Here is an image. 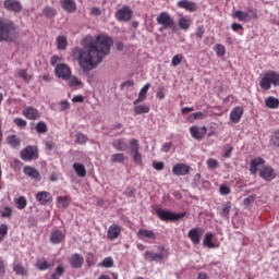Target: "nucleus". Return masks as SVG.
I'll use <instances>...</instances> for the list:
<instances>
[{
    "label": "nucleus",
    "mask_w": 279,
    "mask_h": 279,
    "mask_svg": "<svg viewBox=\"0 0 279 279\" xmlns=\"http://www.w3.org/2000/svg\"><path fill=\"white\" fill-rule=\"evenodd\" d=\"M219 191L221 195H230V187L228 185H220Z\"/></svg>",
    "instance_id": "nucleus-60"
},
{
    "label": "nucleus",
    "mask_w": 279,
    "mask_h": 279,
    "mask_svg": "<svg viewBox=\"0 0 279 279\" xmlns=\"http://www.w3.org/2000/svg\"><path fill=\"white\" fill-rule=\"evenodd\" d=\"M130 145H131V153L138 151V140L136 138L130 140Z\"/></svg>",
    "instance_id": "nucleus-56"
},
{
    "label": "nucleus",
    "mask_w": 279,
    "mask_h": 279,
    "mask_svg": "<svg viewBox=\"0 0 279 279\" xmlns=\"http://www.w3.org/2000/svg\"><path fill=\"white\" fill-rule=\"evenodd\" d=\"M207 167L208 169H218L219 161H217V159L210 158L207 160Z\"/></svg>",
    "instance_id": "nucleus-53"
},
{
    "label": "nucleus",
    "mask_w": 279,
    "mask_h": 279,
    "mask_svg": "<svg viewBox=\"0 0 279 279\" xmlns=\"http://www.w3.org/2000/svg\"><path fill=\"white\" fill-rule=\"evenodd\" d=\"M66 47H69V40L66 39L65 36L59 35L57 37V48L60 51H64L66 49Z\"/></svg>",
    "instance_id": "nucleus-31"
},
{
    "label": "nucleus",
    "mask_w": 279,
    "mask_h": 279,
    "mask_svg": "<svg viewBox=\"0 0 279 279\" xmlns=\"http://www.w3.org/2000/svg\"><path fill=\"white\" fill-rule=\"evenodd\" d=\"M133 155V160L136 162V165H143V157L141 156V153L137 151H132Z\"/></svg>",
    "instance_id": "nucleus-50"
},
{
    "label": "nucleus",
    "mask_w": 279,
    "mask_h": 279,
    "mask_svg": "<svg viewBox=\"0 0 279 279\" xmlns=\"http://www.w3.org/2000/svg\"><path fill=\"white\" fill-rule=\"evenodd\" d=\"M156 97L157 99H165L166 95L163 87H158Z\"/></svg>",
    "instance_id": "nucleus-62"
},
{
    "label": "nucleus",
    "mask_w": 279,
    "mask_h": 279,
    "mask_svg": "<svg viewBox=\"0 0 279 279\" xmlns=\"http://www.w3.org/2000/svg\"><path fill=\"white\" fill-rule=\"evenodd\" d=\"M205 32H206V29L204 28V26H197L195 36H197V38L202 39V38H204Z\"/></svg>",
    "instance_id": "nucleus-57"
},
{
    "label": "nucleus",
    "mask_w": 279,
    "mask_h": 279,
    "mask_svg": "<svg viewBox=\"0 0 279 279\" xmlns=\"http://www.w3.org/2000/svg\"><path fill=\"white\" fill-rule=\"evenodd\" d=\"M13 122L15 123V125H17V128H26L27 125V121L21 118H15Z\"/></svg>",
    "instance_id": "nucleus-55"
},
{
    "label": "nucleus",
    "mask_w": 279,
    "mask_h": 279,
    "mask_svg": "<svg viewBox=\"0 0 279 279\" xmlns=\"http://www.w3.org/2000/svg\"><path fill=\"white\" fill-rule=\"evenodd\" d=\"M4 8L11 10V12H21L23 10V5L16 0H4Z\"/></svg>",
    "instance_id": "nucleus-20"
},
{
    "label": "nucleus",
    "mask_w": 279,
    "mask_h": 279,
    "mask_svg": "<svg viewBox=\"0 0 279 279\" xmlns=\"http://www.w3.org/2000/svg\"><path fill=\"white\" fill-rule=\"evenodd\" d=\"M178 25L180 29H183V32H189V29L191 28V19L182 16L178 20Z\"/></svg>",
    "instance_id": "nucleus-28"
},
{
    "label": "nucleus",
    "mask_w": 279,
    "mask_h": 279,
    "mask_svg": "<svg viewBox=\"0 0 279 279\" xmlns=\"http://www.w3.org/2000/svg\"><path fill=\"white\" fill-rule=\"evenodd\" d=\"M73 169L80 178H86V168L83 163L75 162Z\"/></svg>",
    "instance_id": "nucleus-35"
},
{
    "label": "nucleus",
    "mask_w": 279,
    "mask_h": 279,
    "mask_svg": "<svg viewBox=\"0 0 279 279\" xmlns=\"http://www.w3.org/2000/svg\"><path fill=\"white\" fill-rule=\"evenodd\" d=\"M149 88H151V84L147 83L138 93V97L137 99H135L133 101L134 106H137V104H143V101H145V99H147V93L149 90Z\"/></svg>",
    "instance_id": "nucleus-17"
},
{
    "label": "nucleus",
    "mask_w": 279,
    "mask_h": 279,
    "mask_svg": "<svg viewBox=\"0 0 279 279\" xmlns=\"http://www.w3.org/2000/svg\"><path fill=\"white\" fill-rule=\"evenodd\" d=\"M202 228H193L189 231L187 236L192 241L194 245H199L202 242V234H203Z\"/></svg>",
    "instance_id": "nucleus-11"
},
{
    "label": "nucleus",
    "mask_w": 279,
    "mask_h": 279,
    "mask_svg": "<svg viewBox=\"0 0 279 279\" xmlns=\"http://www.w3.org/2000/svg\"><path fill=\"white\" fill-rule=\"evenodd\" d=\"M23 114L24 117H26V119H29L31 121H36V119H40V112H38V109L34 107H27L23 111Z\"/></svg>",
    "instance_id": "nucleus-19"
},
{
    "label": "nucleus",
    "mask_w": 279,
    "mask_h": 279,
    "mask_svg": "<svg viewBox=\"0 0 279 279\" xmlns=\"http://www.w3.org/2000/svg\"><path fill=\"white\" fill-rule=\"evenodd\" d=\"M243 117V107H235L230 113V120L232 123H239Z\"/></svg>",
    "instance_id": "nucleus-23"
},
{
    "label": "nucleus",
    "mask_w": 279,
    "mask_h": 279,
    "mask_svg": "<svg viewBox=\"0 0 279 279\" xmlns=\"http://www.w3.org/2000/svg\"><path fill=\"white\" fill-rule=\"evenodd\" d=\"M68 81V84L72 90H77L78 88L84 87V83H82V80H80L77 76H70Z\"/></svg>",
    "instance_id": "nucleus-24"
},
{
    "label": "nucleus",
    "mask_w": 279,
    "mask_h": 279,
    "mask_svg": "<svg viewBox=\"0 0 279 279\" xmlns=\"http://www.w3.org/2000/svg\"><path fill=\"white\" fill-rule=\"evenodd\" d=\"M37 267L40 271H45V269H51V263H49L45 258H40L37 259Z\"/></svg>",
    "instance_id": "nucleus-40"
},
{
    "label": "nucleus",
    "mask_w": 279,
    "mask_h": 279,
    "mask_svg": "<svg viewBox=\"0 0 279 279\" xmlns=\"http://www.w3.org/2000/svg\"><path fill=\"white\" fill-rule=\"evenodd\" d=\"M43 14L46 16V19H53L58 14V11H56L52 7L46 5L43 9Z\"/></svg>",
    "instance_id": "nucleus-37"
},
{
    "label": "nucleus",
    "mask_w": 279,
    "mask_h": 279,
    "mask_svg": "<svg viewBox=\"0 0 279 279\" xmlns=\"http://www.w3.org/2000/svg\"><path fill=\"white\" fill-rule=\"evenodd\" d=\"M7 143L13 149H19V147H21V138H19L16 135H9L7 137Z\"/></svg>",
    "instance_id": "nucleus-29"
},
{
    "label": "nucleus",
    "mask_w": 279,
    "mask_h": 279,
    "mask_svg": "<svg viewBox=\"0 0 279 279\" xmlns=\"http://www.w3.org/2000/svg\"><path fill=\"white\" fill-rule=\"evenodd\" d=\"M158 25H162L163 29H169L175 27V22L173 17L167 12H161L156 19Z\"/></svg>",
    "instance_id": "nucleus-6"
},
{
    "label": "nucleus",
    "mask_w": 279,
    "mask_h": 279,
    "mask_svg": "<svg viewBox=\"0 0 279 279\" xmlns=\"http://www.w3.org/2000/svg\"><path fill=\"white\" fill-rule=\"evenodd\" d=\"M50 241L54 245L62 243V241H64V233L58 229L52 230L50 233Z\"/></svg>",
    "instance_id": "nucleus-21"
},
{
    "label": "nucleus",
    "mask_w": 279,
    "mask_h": 279,
    "mask_svg": "<svg viewBox=\"0 0 279 279\" xmlns=\"http://www.w3.org/2000/svg\"><path fill=\"white\" fill-rule=\"evenodd\" d=\"M54 73L60 80L68 81L71 77V68L66 63H59L54 68Z\"/></svg>",
    "instance_id": "nucleus-8"
},
{
    "label": "nucleus",
    "mask_w": 279,
    "mask_h": 279,
    "mask_svg": "<svg viewBox=\"0 0 279 279\" xmlns=\"http://www.w3.org/2000/svg\"><path fill=\"white\" fill-rule=\"evenodd\" d=\"M132 86H134V81H126L124 83L121 84L120 88L124 89V88H132Z\"/></svg>",
    "instance_id": "nucleus-64"
},
{
    "label": "nucleus",
    "mask_w": 279,
    "mask_h": 279,
    "mask_svg": "<svg viewBox=\"0 0 279 279\" xmlns=\"http://www.w3.org/2000/svg\"><path fill=\"white\" fill-rule=\"evenodd\" d=\"M69 263L73 269H80L84 265V257L75 253L70 257Z\"/></svg>",
    "instance_id": "nucleus-15"
},
{
    "label": "nucleus",
    "mask_w": 279,
    "mask_h": 279,
    "mask_svg": "<svg viewBox=\"0 0 279 279\" xmlns=\"http://www.w3.org/2000/svg\"><path fill=\"white\" fill-rule=\"evenodd\" d=\"M137 236H144V239H151L153 241H155L156 233H154V231H151V230L141 229L137 232Z\"/></svg>",
    "instance_id": "nucleus-36"
},
{
    "label": "nucleus",
    "mask_w": 279,
    "mask_h": 279,
    "mask_svg": "<svg viewBox=\"0 0 279 279\" xmlns=\"http://www.w3.org/2000/svg\"><path fill=\"white\" fill-rule=\"evenodd\" d=\"M19 77L24 80V82H29V80H32V76L27 74L26 70H20L19 71Z\"/></svg>",
    "instance_id": "nucleus-54"
},
{
    "label": "nucleus",
    "mask_w": 279,
    "mask_h": 279,
    "mask_svg": "<svg viewBox=\"0 0 279 279\" xmlns=\"http://www.w3.org/2000/svg\"><path fill=\"white\" fill-rule=\"evenodd\" d=\"M57 202L61 208H69V198L66 196H58Z\"/></svg>",
    "instance_id": "nucleus-45"
},
{
    "label": "nucleus",
    "mask_w": 279,
    "mask_h": 279,
    "mask_svg": "<svg viewBox=\"0 0 279 279\" xmlns=\"http://www.w3.org/2000/svg\"><path fill=\"white\" fill-rule=\"evenodd\" d=\"M213 233H207L205 234V238L203 240V245H206V247H209V250H213L215 247H219V245H215V243H213Z\"/></svg>",
    "instance_id": "nucleus-34"
},
{
    "label": "nucleus",
    "mask_w": 279,
    "mask_h": 279,
    "mask_svg": "<svg viewBox=\"0 0 279 279\" xmlns=\"http://www.w3.org/2000/svg\"><path fill=\"white\" fill-rule=\"evenodd\" d=\"M171 147H173V143L171 142H167L162 145L161 147V151H163V154L169 153V150L171 149Z\"/></svg>",
    "instance_id": "nucleus-59"
},
{
    "label": "nucleus",
    "mask_w": 279,
    "mask_h": 279,
    "mask_svg": "<svg viewBox=\"0 0 279 279\" xmlns=\"http://www.w3.org/2000/svg\"><path fill=\"white\" fill-rule=\"evenodd\" d=\"M191 167L186 166V163H175L172 168L174 175H189Z\"/></svg>",
    "instance_id": "nucleus-13"
},
{
    "label": "nucleus",
    "mask_w": 279,
    "mask_h": 279,
    "mask_svg": "<svg viewBox=\"0 0 279 279\" xmlns=\"http://www.w3.org/2000/svg\"><path fill=\"white\" fill-rule=\"evenodd\" d=\"M206 126H203L199 129V126H191L190 128V134L193 136L196 141H202L206 134Z\"/></svg>",
    "instance_id": "nucleus-14"
},
{
    "label": "nucleus",
    "mask_w": 279,
    "mask_h": 279,
    "mask_svg": "<svg viewBox=\"0 0 279 279\" xmlns=\"http://www.w3.org/2000/svg\"><path fill=\"white\" fill-rule=\"evenodd\" d=\"M121 234V228L118 225H112L108 229V238L113 241V239H119Z\"/></svg>",
    "instance_id": "nucleus-26"
},
{
    "label": "nucleus",
    "mask_w": 279,
    "mask_h": 279,
    "mask_svg": "<svg viewBox=\"0 0 279 279\" xmlns=\"http://www.w3.org/2000/svg\"><path fill=\"white\" fill-rule=\"evenodd\" d=\"M22 160L28 161L38 158V148L35 146H27L20 153Z\"/></svg>",
    "instance_id": "nucleus-9"
},
{
    "label": "nucleus",
    "mask_w": 279,
    "mask_h": 279,
    "mask_svg": "<svg viewBox=\"0 0 279 279\" xmlns=\"http://www.w3.org/2000/svg\"><path fill=\"white\" fill-rule=\"evenodd\" d=\"M62 274H64V266L63 265H59L54 269V272L50 276V279H60Z\"/></svg>",
    "instance_id": "nucleus-42"
},
{
    "label": "nucleus",
    "mask_w": 279,
    "mask_h": 279,
    "mask_svg": "<svg viewBox=\"0 0 279 279\" xmlns=\"http://www.w3.org/2000/svg\"><path fill=\"white\" fill-rule=\"evenodd\" d=\"M160 254L154 253L151 251H146L144 253V257L149 263H162V260H167L169 258V250L165 248V246H159Z\"/></svg>",
    "instance_id": "nucleus-4"
},
{
    "label": "nucleus",
    "mask_w": 279,
    "mask_h": 279,
    "mask_svg": "<svg viewBox=\"0 0 279 279\" xmlns=\"http://www.w3.org/2000/svg\"><path fill=\"white\" fill-rule=\"evenodd\" d=\"M183 56L182 54H177L172 58V66H180V64H182V60H183Z\"/></svg>",
    "instance_id": "nucleus-48"
},
{
    "label": "nucleus",
    "mask_w": 279,
    "mask_h": 279,
    "mask_svg": "<svg viewBox=\"0 0 279 279\" xmlns=\"http://www.w3.org/2000/svg\"><path fill=\"white\" fill-rule=\"evenodd\" d=\"M259 175L263 178V180H266V182H271V180L276 179V171L271 166H265L260 169Z\"/></svg>",
    "instance_id": "nucleus-10"
},
{
    "label": "nucleus",
    "mask_w": 279,
    "mask_h": 279,
    "mask_svg": "<svg viewBox=\"0 0 279 279\" xmlns=\"http://www.w3.org/2000/svg\"><path fill=\"white\" fill-rule=\"evenodd\" d=\"M16 207L19 208V210H23V208H25L27 206V199L25 198V196H20L16 201H15Z\"/></svg>",
    "instance_id": "nucleus-43"
},
{
    "label": "nucleus",
    "mask_w": 279,
    "mask_h": 279,
    "mask_svg": "<svg viewBox=\"0 0 279 279\" xmlns=\"http://www.w3.org/2000/svg\"><path fill=\"white\" fill-rule=\"evenodd\" d=\"M112 147L117 149V151H128V143H125L123 140L113 141Z\"/></svg>",
    "instance_id": "nucleus-30"
},
{
    "label": "nucleus",
    "mask_w": 279,
    "mask_h": 279,
    "mask_svg": "<svg viewBox=\"0 0 279 279\" xmlns=\"http://www.w3.org/2000/svg\"><path fill=\"white\" fill-rule=\"evenodd\" d=\"M114 41L112 38L106 35H97L95 39L92 36H86L82 40L84 49L75 47L72 50V53L84 73L97 69L104 58L110 54V47H112Z\"/></svg>",
    "instance_id": "nucleus-1"
},
{
    "label": "nucleus",
    "mask_w": 279,
    "mask_h": 279,
    "mask_svg": "<svg viewBox=\"0 0 279 279\" xmlns=\"http://www.w3.org/2000/svg\"><path fill=\"white\" fill-rule=\"evenodd\" d=\"M264 162H265V159H263L260 157L253 159L251 161V169H250L251 173L253 175H255V173H257V171H258V165H263Z\"/></svg>",
    "instance_id": "nucleus-33"
},
{
    "label": "nucleus",
    "mask_w": 279,
    "mask_h": 279,
    "mask_svg": "<svg viewBox=\"0 0 279 279\" xmlns=\"http://www.w3.org/2000/svg\"><path fill=\"white\" fill-rule=\"evenodd\" d=\"M101 267L110 268L114 265V260H112V257H106L101 263Z\"/></svg>",
    "instance_id": "nucleus-49"
},
{
    "label": "nucleus",
    "mask_w": 279,
    "mask_h": 279,
    "mask_svg": "<svg viewBox=\"0 0 279 279\" xmlns=\"http://www.w3.org/2000/svg\"><path fill=\"white\" fill-rule=\"evenodd\" d=\"M90 14L93 16H101V9L100 8H97V7H94L92 8L90 10Z\"/></svg>",
    "instance_id": "nucleus-63"
},
{
    "label": "nucleus",
    "mask_w": 279,
    "mask_h": 279,
    "mask_svg": "<svg viewBox=\"0 0 279 279\" xmlns=\"http://www.w3.org/2000/svg\"><path fill=\"white\" fill-rule=\"evenodd\" d=\"M270 143L275 147H279V130L275 131L270 137Z\"/></svg>",
    "instance_id": "nucleus-46"
},
{
    "label": "nucleus",
    "mask_w": 279,
    "mask_h": 279,
    "mask_svg": "<svg viewBox=\"0 0 279 279\" xmlns=\"http://www.w3.org/2000/svg\"><path fill=\"white\" fill-rule=\"evenodd\" d=\"M60 108L61 111L69 110V108H71V104H69V100H62L60 102Z\"/></svg>",
    "instance_id": "nucleus-61"
},
{
    "label": "nucleus",
    "mask_w": 279,
    "mask_h": 279,
    "mask_svg": "<svg viewBox=\"0 0 279 279\" xmlns=\"http://www.w3.org/2000/svg\"><path fill=\"white\" fill-rule=\"evenodd\" d=\"M13 271L16 276H27L28 274L27 268L19 262L13 263Z\"/></svg>",
    "instance_id": "nucleus-27"
},
{
    "label": "nucleus",
    "mask_w": 279,
    "mask_h": 279,
    "mask_svg": "<svg viewBox=\"0 0 279 279\" xmlns=\"http://www.w3.org/2000/svg\"><path fill=\"white\" fill-rule=\"evenodd\" d=\"M8 236V225L0 226V241H3Z\"/></svg>",
    "instance_id": "nucleus-51"
},
{
    "label": "nucleus",
    "mask_w": 279,
    "mask_h": 279,
    "mask_svg": "<svg viewBox=\"0 0 279 279\" xmlns=\"http://www.w3.org/2000/svg\"><path fill=\"white\" fill-rule=\"evenodd\" d=\"M24 173L28 178H32V180H35V182H40V172L36 168L26 166L24 167Z\"/></svg>",
    "instance_id": "nucleus-16"
},
{
    "label": "nucleus",
    "mask_w": 279,
    "mask_h": 279,
    "mask_svg": "<svg viewBox=\"0 0 279 279\" xmlns=\"http://www.w3.org/2000/svg\"><path fill=\"white\" fill-rule=\"evenodd\" d=\"M61 8L65 10V12H69L70 14H73V12H76L77 5L75 4L74 0H60Z\"/></svg>",
    "instance_id": "nucleus-22"
},
{
    "label": "nucleus",
    "mask_w": 279,
    "mask_h": 279,
    "mask_svg": "<svg viewBox=\"0 0 279 279\" xmlns=\"http://www.w3.org/2000/svg\"><path fill=\"white\" fill-rule=\"evenodd\" d=\"M153 168L155 169V171H162V169H165V162L162 161L154 162Z\"/></svg>",
    "instance_id": "nucleus-58"
},
{
    "label": "nucleus",
    "mask_w": 279,
    "mask_h": 279,
    "mask_svg": "<svg viewBox=\"0 0 279 279\" xmlns=\"http://www.w3.org/2000/svg\"><path fill=\"white\" fill-rule=\"evenodd\" d=\"M36 131L38 134H47V123L40 121L36 125Z\"/></svg>",
    "instance_id": "nucleus-44"
},
{
    "label": "nucleus",
    "mask_w": 279,
    "mask_h": 279,
    "mask_svg": "<svg viewBox=\"0 0 279 279\" xmlns=\"http://www.w3.org/2000/svg\"><path fill=\"white\" fill-rule=\"evenodd\" d=\"M157 216L162 221H180L184 217V214H175L171 210L157 209Z\"/></svg>",
    "instance_id": "nucleus-5"
},
{
    "label": "nucleus",
    "mask_w": 279,
    "mask_h": 279,
    "mask_svg": "<svg viewBox=\"0 0 279 279\" xmlns=\"http://www.w3.org/2000/svg\"><path fill=\"white\" fill-rule=\"evenodd\" d=\"M265 106L267 108H270L271 110H276V108H279V99L274 96H270L266 98Z\"/></svg>",
    "instance_id": "nucleus-32"
},
{
    "label": "nucleus",
    "mask_w": 279,
    "mask_h": 279,
    "mask_svg": "<svg viewBox=\"0 0 279 279\" xmlns=\"http://www.w3.org/2000/svg\"><path fill=\"white\" fill-rule=\"evenodd\" d=\"M133 14H134V11H132V8L124 5L116 12V19L117 21H120V22H128V21H132Z\"/></svg>",
    "instance_id": "nucleus-7"
},
{
    "label": "nucleus",
    "mask_w": 279,
    "mask_h": 279,
    "mask_svg": "<svg viewBox=\"0 0 279 279\" xmlns=\"http://www.w3.org/2000/svg\"><path fill=\"white\" fill-rule=\"evenodd\" d=\"M112 162H125V156L121 153L111 156Z\"/></svg>",
    "instance_id": "nucleus-47"
},
{
    "label": "nucleus",
    "mask_w": 279,
    "mask_h": 279,
    "mask_svg": "<svg viewBox=\"0 0 279 279\" xmlns=\"http://www.w3.org/2000/svg\"><path fill=\"white\" fill-rule=\"evenodd\" d=\"M215 49H216L217 56H219V57L226 56V47L223 45L217 44Z\"/></svg>",
    "instance_id": "nucleus-52"
},
{
    "label": "nucleus",
    "mask_w": 279,
    "mask_h": 279,
    "mask_svg": "<svg viewBox=\"0 0 279 279\" xmlns=\"http://www.w3.org/2000/svg\"><path fill=\"white\" fill-rule=\"evenodd\" d=\"M178 8L187 10V12H197V3L189 0H181L178 2Z\"/></svg>",
    "instance_id": "nucleus-18"
},
{
    "label": "nucleus",
    "mask_w": 279,
    "mask_h": 279,
    "mask_svg": "<svg viewBox=\"0 0 279 279\" xmlns=\"http://www.w3.org/2000/svg\"><path fill=\"white\" fill-rule=\"evenodd\" d=\"M271 84L274 86H279V73L276 71L266 72L259 82V86L263 90H269Z\"/></svg>",
    "instance_id": "nucleus-3"
},
{
    "label": "nucleus",
    "mask_w": 279,
    "mask_h": 279,
    "mask_svg": "<svg viewBox=\"0 0 279 279\" xmlns=\"http://www.w3.org/2000/svg\"><path fill=\"white\" fill-rule=\"evenodd\" d=\"M19 36V31L12 23L0 22V43L3 40L14 43Z\"/></svg>",
    "instance_id": "nucleus-2"
},
{
    "label": "nucleus",
    "mask_w": 279,
    "mask_h": 279,
    "mask_svg": "<svg viewBox=\"0 0 279 279\" xmlns=\"http://www.w3.org/2000/svg\"><path fill=\"white\" fill-rule=\"evenodd\" d=\"M233 17L239 21H242L243 23H250L252 19H258V15L256 14V12H254L253 16H251L247 12L238 10L234 12Z\"/></svg>",
    "instance_id": "nucleus-12"
},
{
    "label": "nucleus",
    "mask_w": 279,
    "mask_h": 279,
    "mask_svg": "<svg viewBox=\"0 0 279 279\" xmlns=\"http://www.w3.org/2000/svg\"><path fill=\"white\" fill-rule=\"evenodd\" d=\"M135 114H147L149 112V106L147 105H135L133 108Z\"/></svg>",
    "instance_id": "nucleus-38"
},
{
    "label": "nucleus",
    "mask_w": 279,
    "mask_h": 279,
    "mask_svg": "<svg viewBox=\"0 0 279 279\" xmlns=\"http://www.w3.org/2000/svg\"><path fill=\"white\" fill-rule=\"evenodd\" d=\"M36 199L37 202H39V204H49V202H51L52 197L51 194L49 192L43 191V192H38L36 194Z\"/></svg>",
    "instance_id": "nucleus-25"
},
{
    "label": "nucleus",
    "mask_w": 279,
    "mask_h": 279,
    "mask_svg": "<svg viewBox=\"0 0 279 279\" xmlns=\"http://www.w3.org/2000/svg\"><path fill=\"white\" fill-rule=\"evenodd\" d=\"M230 210H232V204H230V202L225 203L222 211L220 213V217H225V219H230Z\"/></svg>",
    "instance_id": "nucleus-39"
},
{
    "label": "nucleus",
    "mask_w": 279,
    "mask_h": 279,
    "mask_svg": "<svg viewBox=\"0 0 279 279\" xmlns=\"http://www.w3.org/2000/svg\"><path fill=\"white\" fill-rule=\"evenodd\" d=\"M75 138V143H77V145H86L88 141V137L82 132L76 133Z\"/></svg>",
    "instance_id": "nucleus-41"
}]
</instances>
